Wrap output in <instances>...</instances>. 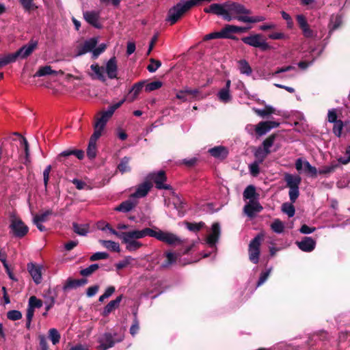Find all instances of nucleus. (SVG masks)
<instances>
[{
    "instance_id": "obj_1",
    "label": "nucleus",
    "mask_w": 350,
    "mask_h": 350,
    "mask_svg": "<svg viewBox=\"0 0 350 350\" xmlns=\"http://www.w3.org/2000/svg\"><path fill=\"white\" fill-rule=\"evenodd\" d=\"M124 101L125 98H123L119 102L109 106L107 111H102L98 113L97 116L95 118L96 121L94 125V131L90 137L89 142L96 144V141L101 136L102 131L107 121L113 116L115 111L122 106Z\"/></svg>"
},
{
    "instance_id": "obj_2",
    "label": "nucleus",
    "mask_w": 350,
    "mask_h": 350,
    "mask_svg": "<svg viewBox=\"0 0 350 350\" xmlns=\"http://www.w3.org/2000/svg\"><path fill=\"white\" fill-rule=\"evenodd\" d=\"M192 8L190 0L176 3L168 10L165 21L170 23V25L176 24Z\"/></svg>"
},
{
    "instance_id": "obj_3",
    "label": "nucleus",
    "mask_w": 350,
    "mask_h": 350,
    "mask_svg": "<svg viewBox=\"0 0 350 350\" xmlns=\"http://www.w3.org/2000/svg\"><path fill=\"white\" fill-rule=\"evenodd\" d=\"M226 6L231 21L233 19L239 21V17H246L252 13L250 9L246 8L245 5L238 2L228 1H226Z\"/></svg>"
},
{
    "instance_id": "obj_4",
    "label": "nucleus",
    "mask_w": 350,
    "mask_h": 350,
    "mask_svg": "<svg viewBox=\"0 0 350 350\" xmlns=\"http://www.w3.org/2000/svg\"><path fill=\"white\" fill-rule=\"evenodd\" d=\"M117 336L118 334L116 333L105 332L100 335L98 339L99 345L97 349L98 350H107L113 347L116 343L122 341L123 337L119 336L117 338Z\"/></svg>"
},
{
    "instance_id": "obj_5",
    "label": "nucleus",
    "mask_w": 350,
    "mask_h": 350,
    "mask_svg": "<svg viewBox=\"0 0 350 350\" xmlns=\"http://www.w3.org/2000/svg\"><path fill=\"white\" fill-rule=\"evenodd\" d=\"M136 232L135 230L128 232H122L121 234V240L122 243L126 244V249L129 252H134L142 247L143 244L138 241L137 239H141L140 237L133 235Z\"/></svg>"
},
{
    "instance_id": "obj_6",
    "label": "nucleus",
    "mask_w": 350,
    "mask_h": 350,
    "mask_svg": "<svg viewBox=\"0 0 350 350\" xmlns=\"http://www.w3.org/2000/svg\"><path fill=\"white\" fill-rule=\"evenodd\" d=\"M241 40L245 44L249 46L259 48L262 51H266L271 49V46L262 39V35L256 33L250 36L243 37Z\"/></svg>"
},
{
    "instance_id": "obj_7",
    "label": "nucleus",
    "mask_w": 350,
    "mask_h": 350,
    "mask_svg": "<svg viewBox=\"0 0 350 350\" xmlns=\"http://www.w3.org/2000/svg\"><path fill=\"white\" fill-rule=\"evenodd\" d=\"M262 240L263 235L262 234H258L250 241L249 244V259L254 264H257L259 261L260 253V246Z\"/></svg>"
},
{
    "instance_id": "obj_8",
    "label": "nucleus",
    "mask_w": 350,
    "mask_h": 350,
    "mask_svg": "<svg viewBox=\"0 0 350 350\" xmlns=\"http://www.w3.org/2000/svg\"><path fill=\"white\" fill-rule=\"evenodd\" d=\"M204 12L206 14L222 16L223 19L228 22L231 21V17L227 12L226 1L224 3H212L208 7L204 8Z\"/></svg>"
},
{
    "instance_id": "obj_9",
    "label": "nucleus",
    "mask_w": 350,
    "mask_h": 350,
    "mask_svg": "<svg viewBox=\"0 0 350 350\" xmlns=\"http://www.w3.org/2000/svg\"><path fill=\"white\" fill-rule=\"evenodd\" d=\"M10 228L14 236L18 238L24 237L29 231L28 226L21 219L18 218L12 220Z\"/></svg>"
},
{
    "instance_id": "obj_10",
    "label": "nucleus",
    "mask_w": 350,
    "mask_h": 350,
    "mask_svg": "<svg viewBox=\"0 0 350 350\" xmlns=\"http://www.w3.org/2000/svg\"><path fill=\"white\" fill-rule=\"evenodd\" d=\"M38 41L31 39L27 44L23 45L18 50H17L14 53L16 55V58L20 57L21 59H26L28 57L33 51L38 46Z\"/></svg>"
},
{
    "instance_id": "obj_11",
    "label": "nucleus",
    "mask_w": 350,
    "mask_h": 350,
    "mask_svg": "<svg viewBox=\"0 0 350 350\" xmlns=\"http://www.w3.org/2000/svg\"><path fill=\"white\" fill-rule=\"evenodd\" d=\"M98 40L97 38L94 37L86 40L83 44L77 46V53L76 56H81L88 52L93 51L94 49L96 46Z\"/></svg>"
},
{
    "instance_id": "obj_12",
    "label": "nucleus",
    "mask_w": 350,
    "mask_h": 350,
    "mask_svg": "<svg viewBox=\"0 0 350 350\" xmlns=\"http://www.w3.org/2000/svg\"><path fill=\"white\" fill-rule=\"evenodd\" d=\"M152 180L158 189L172 190V187L165 182L167 180L165 172L163 170L152 174Z\"/></svg>"
},
{
    "instance_id": "obj_13",
    "label": "nucleus",
    "mask_w": 350,
    "mask_h": 350,
    "mask_svg": "<svg viewBox=\"0 0 350 350\" xmlns=\"http://www.w3.org/2000/svg\"><path fill=\"white\" fill-rule=\"evenodd\" d=\"M280 123L276 121H261L255 126L256 134L260 137L265 135L271 129L278 127Z\"/></svg>"
},
{
    "instance_id": "obj_14",
    "label": "nucleus",
    "mask_w": 350,
    "mask_h": 350,
    "mask_svg": "<svg viewBox=\"0 0 350 350\" xmlns=\"http://www.w3.org/2000/svg\"><path fill=\"white\" fill-rule=\"evenodd\" d=\"M296 21L305 38H310L314 36V31L310 28L307 19L304 15H297Z\"/></svg>"
},
{
    "instance_id": "obj_15",
    "label": "nucleus",
    "mask_w": 350,
    "mask_h": 350,
    "mask_svg": "<svg viewBox=\"0 0 350 350\" xmlns=\"http://www.w3.org/2000/svg\"><path fill=\"white\" fill-rule=\"evenodd\" d=\"M211 234H210L206 238V243L209 245V246L214 247L215 246L216 243L218 241L221 234L219 224L218 222L213 223L211 227Z\"/></svg>"
},
{
    "instance_id": "obj_16",
    "label": "nucleus",
    "mask_w": 350,
    "mask_h": 350,
    "mask_svg": "<svg viewBox=\"0 0 350 350\" xmlns=\"http://www.w3.org/2000/svg\"><path fill=\"white\" fill-rule=\"evenodd\" d=\"M84 19L88 23L96 29H101L102 25L99 23L100 15L94 11H86L83 12Z\"/></svg>"
},
{
    "instance_id": "obj_17",
    "label": "nucleus",
    "mask_w": 350,
    "mask_h": 350,
    "mask_svg": "<svg viewBox=\"0 0 350 350\" xmlns=\"http://www.w3.org/2000/svg\"><path fill=\"white\" fill-rule=\"evenodd\" d=\"M298 247L303 252H310L316 245V241L311 237H305L301 241H297Z\"/></svg>"
},
{
    "instance_id": "obj_18",
    "label": "nucleus",
    "mask_w": 350,
    "mask_h": 350,
    "mask_svg": "<svg viewBox=\"0 0 350 350\" xmlns=\"http://www.w3.org/2000/svg\"><path fill=\"white\" fill-rule=\"evenodd\" d=\"M262 208V206L257 200H250L248 204L245 205L243 209L248 217H253L256 213H260Z\"/></svg>"
},
{
    "instance_id": "obj_19",
    "label": "nucleus",
    "mask_w": 350,
    "mask_h": 350,
    "mask_svg": "<svg viewBox=\"0 0 350 350\" xmlns=\"http://www.w3.org/2000/svg\"><path fill=\"white\" fill-rule=\"evenodd\" d=\"M71 155H75L77 159L81 160L84 157V152L82 150L68 149L59 153L57 159L59 162H64L65 158H68Z\"/></svg>"
},
{
    "instance_id": "obj_20",
    "label": "nucleus",
    "mask_w": 350,
    "mask_h": 350,
    "mask_svg": "<svg viewBox=\"0 0 350 350\" xmlns=\"http://www.w3.org/2000/svg\"><path fill=\"white\" fill-rule=\"evenodd\" d=\"M106 73L111 79H117L118 66L116 57H111L107 62L105 68Z\"/></svg>"
},
{
    "instance_id": "obj_21",
    "label": "nucleus",
    "mask_w": 350,
    "mask_h": 350,
    "mask_svg": "<svg viewBox=\"0 0 350 350\" xmlns=\"http://www.w3.org/2000/svg\"><path fill=\"white\" fill-rule=\"evenodd\" d=\"M152 187V183L145 181L139 185L135 193L131 195L132 198H143L145 197Z\"/></svg>"
},
{
    "instance_id": "obj_22",
    "label": "nucleus",
    "mask_w": 350,
    "mask_h": 350,
    "mask_svg": "<svg viewBox=\"0 0 350 350\" xmlns=\"http://www.w3.org/2000/svg\"><path fill=\"white\" fill-rule=\"evenodd\" d=\"M27 269L34 282L37 284L42 282L41 268L34 263L30 262L27 265Z\"/></svg>"
},
{
    "instance_id": "obj_23",
    "label": "nucleus",
    "mask_w": 350,
    "mask_h": 350,
    "mask_svg": "<svg viewBox=\"0 0 350 350\" xmlns=\"http://www.w3.org/2000/svg\"><path fill=\"white\" fill-rule=\"evenodd\" d=\"M123 298V295L118 296L114 300L110 301L104 308L101 314L103 317H107L112 311L118 308L120 303Z\"/></svg>"
},
{
    "instance_id": "obj_24",
    "label": "nucleus",
    "mask_w": 350,
    "mask_h": 350,
    "mask_svg": "<svg viewBox=\"0 0 350 350\" xmlns=\"http://www.w3.org/2000/svg\"><path fill=\"white\" fill-rule=\"evenodd\" d=\"M208 152L212 157L221 160L226 159L228 154V149L223 146H215L210 148Z\"/></svg>"
},
{
    "instance_id": "obj_25",
    "label": "nucleus",
    "mask_w": 350,
    "mask_h": 350,
    "mask_svg": "<svg viewBox=\"0 0 350 350\" xmlns=\"http://www.w3.org/2000/svg\"><path fill=\"white\" fill-rule=\"evenodd\" d=\"M135 231L136 232H135L133 235H135L136 237H140L141 239L148 236L156 238L158 240H159V237L161 232V230L157 231L150 228H146L141 230H135Z\"/></svg>"
},
{
    "instance_id": "obj_26",
    "label": "nucleus",
    "mask_w": 350,
    "mask_h": 350,
    "mask_svg": "<svg viewBox=\"0 0 350 350\" xmlns=\"http://www.w3.org/2000/svg\"><path fill=\"white\" fill-rule=\"evenodd\" d=\"M284 180L286 183V186L289 189L299 188V185L301 183V178L299 176H294L291 174H286L284 175Z\"/></svg>"
},
{
    "instance_id": "obj_27",
    "label": "nucleus",
    "mask_w": 350,
    "mask_h": 350,
    "mask_svg": "<svg viewBox=\"0 0 350 350\" xmlns=\"http://www.w3.org/2000/svg\"><path fill=\"white\" fill-rule=\"evenodd\" d=\"M137 204L136 200L131 199L125 200L115 208V211L123 213H128L134 208Z\"/></svg>"
},
{
    "instance_id": "obj_28",
    "label": "nucleus",
    "mask_w": 350,
    "mask_h": 350,
    "mask_svg": "<svg viewBox=\"0 0 350 350\" xmlns=\"http://www.w3.org/2000/svg\"><path fill=\"white\" fill-rule=\"evenodd\" d=\"M165 242L169 245H172L176 243H180V239L174 234L170 232H166L161 230L159 240Z\"/></svg>"
},
{
    "instance_id": "obj_29",
    "label": "nucleus",
    "mask_w": 350,
    "mask_h": 350,
    "mask_svg": "<svg viewBox=\"0 0 350 350\" xmlns=\"http://www.w3.org/2000/svg\"><path fill=\"white\" fill-rule=\"evenodd\" d=\"M165 256L166 257V260L162 264V267L166 268L175 263L177 259L181 256V254L168 251L165 252Z\"/></svg>"
},
{
    "instance_id": "obj_30",
    "label": "nucleus",
    "mask_w": 350,
    "mask_h": 350,
    "mask_svg": "<svg viewBox=\"0 0 350 350\" xmlns=\"http://www.w3.org/2000/svg\"><path fill=\"white\" fill-rule=\"evenodd\" d=\"M131 157H124L121 159L117 168L122 174L130 172L131 171V167L129 165Z\"/></svg>"
},
{
    "instance_id": "obj_31",
    "label": "nucleus",
    "mask_w": 350,
    "mask_h": 350,
    "mask_svg": "<svg viewBox=\"0 0 350 350\" xmlns=\"http://www.w3.org/2000/svg\"><path fill=\"white\" fill-rule=\"evenodd\" d=\"M243 196L245 200H255L258 196V194L256 192V187L250 185L245 189Z\"/></svg>"
},
{
    "instance_id": "obj_32",
    "label": "nucleus",
    "mask_w": 350,
    "mask_h": 350,
    "mask_svg": "<svg viewBox=\"0 0 350 350\" xmlns=\"http://www.w3.org/2000/svg\"><path fill=\"white\" fill-rule=\"evenodd\" d=\"M89 229V224H79L76 222L72 223V230L79 235L85 236L88 233Z\"/></svg>"
},
{
    "instance_id": "obj_33",
    "label": "nucleus",
    "mask_w": 350,
    "mask_h": 350,
    "mask_svg": "<svg viewBox=\"0 0 350 350\" xmlns=\"http://www.w3.org/2000/svg\"><path fill=\"white\" fill-rule=\"evenodd\" d=\"M99 243L105 248L112 252H120V248L118 243L113 241L99 240Z\"/></svg>"
},
{
    "instance_id": "obj_34",
    "label": "nucleus",
    "mask_w": 350,
    "mask_h": 350,
    "mask_svg": "<svg viewBox=\"0 0 350 350\" xmlns=\"http://www.w3.org/2000/svg\"><path fill=\"white\" fill-rule=\"evenodd\" d=\"M271 153V150H267L263 148L259 147L254 152V157L256 158L255 161L262 163L266 159L268 154Z\"/></svg>"
},
{
    "instance_id": "obj_35",
    "label": "nucleus",
    "mask_w": 350,
    "mask_h": 350,
    "mask_svg": "<svg viewBox=\"0 0 350 350\" xmlns=\"http://www.w3.org/2000/svg\"><path fill=\"white\" fill-rule=\"evenodd\" d=\"M253 110L256 114L262 118L267 117L270 114L274 113L275 111V109L269 105L265 106V107L263 109L254 108Z\"/></svg>"
},
{
    "instance_id": "obj_36",
    "label": "nucleus",
    "mask_w": 350,
    "mask_h": 350,
    "mask_svg": "<svg viewBox=\"0 0 350 350\" xmlns=\"http://www.w3.org/2000/svg\"><path fill=\"white\" fill-rule=\"evenodd\" d=\"M239 70L241 73L250 76L252 72V69L249 63L245 59L239 61Z\"/></svg>"
},
{
    "instance_id": "obj_37",
    "label": "nucleus",
    "mask_w": 350,
    "mask_h": 350,
    "mask_svg": "<svg viewBox=\"0 0 350 350\" xmlns=\"http://www.w3.org/2000/svg\"><path fill=\"white\" fill-rule=\"evenodd\" d=\"M221 39H228L230 36L235 33L234 25H226L220 31Z\"/></svg>"
},
{
    "instance_id": "obj_38",
    "label": "nucleus",
    "mask_w": 350,
    "mask_h": 350,
    "mask_svg": "<svg viewBox=\"0 0 350 350\" xmlns=\"http://www.w3.org/2000/svg\"><path fill=\"white\" fill-rule=\"evenodd\" d=\"M90 68L96 74V78L98 80H100L103 82H105L106 81V78L103 74V69H104L103 67L99 66L98 64H92L90 66Z\"/></svg>"
},
{
    "instance_id": "obj_39",
    "label": "nucleus",
    "mask_w": 350,
    "mask_h": 350,
    "mask_svg": "<svg viewBox=\"0 0 350 350\" xmlns=\"http://www.w3.org/2000/svg\"><path fill=\"white\" fill-rule=\"evenodd\" d=\"M52 215H56V214L53 213L52 209H48L43 212L42 213L36 214L33 217V219H36V221L45 222L49 220V216Z\"/></svg>"
},
{
    "instance_id": "obj_40",
    "label": "nucleus",
    "mask_w": 350,
    "mask_h": 350,
    "mask_svg": "<svg viewBox=\"0 0 350 350\" xmlns=\"http://www.w3.org/2000/svg\"><path fill=\"white\" fill-rule=\"evenodd\" d=\"M184 223L189 230L194 232H199L205 226V224L203 221H200L199 223H191L185 221Z\"/></svg>"
},
{
    "instance_id": "obj_41",
    "label": "nucleus",
    "mask_w": 350,
    "mask_h": 350,
    "mask_svg": "<svg viewBox=\"0 0 350 350\" xmlns=\"http://www.w3.org/2000/svg\"><path fill=\"white\" fill-rule=\"evenodd\" d=\"M56 71L52 70L50 66L40 67L35 74V77H42L56 74Z\"/></svg>"
},
{
    "instance_id": "obj_42",
    "label": "nucleus",
    "mask_w": 350,
    "mask_h": 350,
    "mask_svg": "<svg viewBox=\"0 0 350 350\" xmlns=\"http://www.w3.org/2000/svg\"><path fill=\"white\" fill-rule=\"evenodd\" d=\"M98 268V264H92L88 267L81 269L79 271V273L83 277H89L93 274Z\"/></svg>"
},
{
    "instance_id": "obj_43",
    "label": "nucleus",
    "mask_w": 350,
    "mask_h": 350,
    "mask_svg": "<svg viewBox=\"0 0 350 350\" xmlns=\"http://www.w3.org/2000/svg\"><path fill=\"white\" fill-rule=\"evenodd\" d=\"M265 20V17L263 16H248L246 17H239V21L243 23H256L258 22H262Z\"/></svg>"
},
{
    "instance_id": "obj_44",
    "label": "nucleus",
    "mask_w": 350,
    "mask_h": 350,
    "mask_svg": "<svg viewBox=\"0 0 350 350\" xmlns=\"http://www.w3.org/2000/svg\"><path fill=\"white\" fill-rule=\"evenodd\" d=\"M43 305L41 299H38L36 296H31L29 299L28 307L35 310V308H40Z\"/></svg>"
},
{
    "instance_id": "obj_45",
    "label": "nucleus",
    "mask_w": 350,
    "mask_h": 350,
    "mask_svg": "<svg viewBox=\"0 0 350 350\" xmlns=\"http://www.w3.org/2000/svg\"><path fill=\"white\" fill-rule=\"evenodd\" d=\"M49 338L52 343L55 345L59 342L61 336L55 328H51L49 330Z\"/></svg>"
},
{
    "instance_id": "obj_46",
    "label": "nucleus",
    "mask_w": 350,
    "mask_h": 350,
    "mask_svg": "<svg viewBox=\"0 0 350 350\" xmlns=\"http://www.w3.org/2000/svg\"><path fill=\"white\" fill-rule=\"evenodd\" d=\"M282 211L289 217L294 216L295 213V206L291 203L285 202L282 205Z\"/></svg>"
},
{
    "instance_id": "obj_47",
    "label": "nucleus",
    "mask_w": 350,
    "mask_h": 350,
    "mask_svg": "<svg viewBox=\"0 0 350 350\" xmlns=\"http://www.w3.org/2000/svg\"><path fill=\"white\" fill-rule=\"evenodd\" d=\"M342 24V20L340 17L336 16L334 18H332L331 21L329 24V33H331L332 31L336 30Z\"/></svg>"
},
{
    "instance_id": "obj_48",
    "label": "nucleus",
    "mask_w": 350,
    "mask_h": 350,
    "mask_svg": "<svg viewBox=\"0 0 350 350\" xmlns=\"http://www.w3.org/2000/svg\"><path fill=\"white\" fill-rule=\"evenodd\" d=\"M339 167V165L337 163H332L330 165L323 166L319 170V174H329L334 172L337 167Z\"/></svg>"
},
{
    "instance_id": "obj_49",
    "label": "nucleus",
    "mask_w": 350,
    "mask_h": 350,
    "mask_svg": "<svg viewBox=\"0 0 350 350\" xmlns=\"http://www.w3.org/2000/svg\"><path fill=\"white\" fill-rule=\"evenodd\" d=\"M14 135L20 136L21 144L24 146L25 149L26 161H29V147L27 139L24 137L21 136V135L18 133H15Z\"/></svg>"
},
{
    "instance_id": "obj_50",
    "label": "nucleus",
    "mask_w": 350,
    "mask_h": 350,
    "mask_svg": "<svg viewBox=\"0 0 350 350\" xmlns=\"http://www.w3.org/2000/svg\"><path fill=\"white\" fill-rule=\"evenodd\" d=\"M271 230L276 233H282L284 231V224L279 219H275L271 225Z\"/></svg>"
},
{
    "instance_id": "obj_51",
    "label": "nucleus",
    "mask_w": 350,
    "mask_h": 350,
    "mask_svg": "<svg viewBox=\"0 0 350 350\" xmlns=\"http://www.w3.org/2000/svg\"><path fill=\"white\" fill-rule=\"evenodd\" d=\"M107 49V44L105 43L100 44L98 47H95L92 51V59L95 60L99 55L103 53Z\"/></svg>"
},
{
    "instance_id": "obj_52",
    "label": "nucleus",
    "mask_w": 350,
    "mask_h": 350,
    "mask_svg": "<svg viewBox=\"0 0 350 350\" xmlns=\"http://www.w3.org/2000/svg\"><path fill=\"white\" fill-rule=\"evenodd\" d=\"M277 135L275 133L270 135L267 138H266L262 142L263 148L267 150H270V148L273 146Z\"/></svg>"
},
{
    "instance_id": "obj_53",
    "label": "nucleus",
    "mask_w": 350,
    "mask_h": 350,
    "mask_svg": "<svg viewBox=\"0 0 350 350\" xmlns=\"http://www.w3.org/2000/svg\"><path fill=\"white\" fill-rule=\"evenodd\" d=\"M79 286L78 280L68 278L63 286L64 291L72 288H77Z\"/></svg>"
},
{
    "instance_id": "obj_54",
    "label": "nucleus",
    "mask_w": 350,
    "mask_h": 350,
    "mask_svg": "<svg viewBox=\"0 0 350 350\" xmlns=\"http://www.w3.org/2000/svg\"><path fill=\"white\" fill-rule=\"evenodd\" d=\"M133 316H134V319L133 321V324L131 325V326L130 327V330H129L130 334L133 336H135L139 329V322L137 319V313H134Z\"/></svg>"
},
{
    "instance_id": "obj_55",
    "label": "nucleus",
    "mask_w": 350,
    "mask_h": 350,
    "mask_svg": "<svg viewBox=\"0 0 350 350\" xmlns=\"http://www.w3.org/2000/svg\"><path fill=\"white\" fill-rule=\"evenodd\" d=\"M16 58L14 53H9L3 57H0V63L1 66H6L10 63L16 62Z\"/></svg>"
},
{
    "instance_id": "obj_56",
    "label": "nucleus",
    "mask_w": 350,
    "mask_h": 350,
    "mask_svg": "<svg viewBox=\"0 0 350 350\" xmlns=\"http://www.w3.org/2000/svg\"><path fill=\"white\" fill-rule=\"evenodd\" d=\"M218 97L221 101L224 103H228L231 100L230 90L221 89L218 92Z\"/></svg>"
},
{
    "instance_id": "obj_57",
    "label": "nucleus",
    "mask_w": 350,
    "mask_h": 350,
    "mask_svg": "<svg viewBox=\"0 0 350 350\" xmlns=\"http://www.w3.org/2000/svg\"><path fill=\"white\" fill-rule=\"evenodd\" d=\"M150 64L147 66L150 72H154L161 66V62L154 58H150Z\"/></svg>"
},
{
    "instance_id": "obj_58",
    "label": "nucleus",
    "mask_w": 350,
    "mask_h": 350,
    "mask_svg": "<svg viewBox=\"0 0 350 350\" xmlns=\"http://www.w3.org/2000/svg\"><path fill=\"white\" fill-rule=\"evenodd\" d=\"M144 87V82H137L135 83L131 90V92H133V96L131 98V100H134L139 92L142 91V88Z\"/></svg>"
},
{
    "instance_id": "obj_59",
    "label": "nucleus",
    "mask_w": 350,
    "mask_h": 350,
    "mask_svg": "<svg viewBox=\"0 0 350 350\" xmlns=\"http://www.w3.org/2000/svg\"><path fill=\"white\" fill-rule=\"evenodd\" d=\"M97 148L96 144L89 142L87 148V156L90 159H93L96 157Z\"/></svg>"
},
{
    "instance_id": "obj_60",
    "label": "nucleus",
    "mask_w": 350,
    "mask_h": 350,
    "mask_svg": "<svg viewBox=\"0 0 350 350\" xmlns=\"http://www.w3.org/2000/svg\"><path fill=\"white\" fill-rule=\"evenodd\" d=\"M109 257V255L107 252H98L94 254H93L90 257V260L92 262L99 260H104L107 259Z\"/></svg>"
},
{
    "instance_id": "obj_61",
    "label": "nucleus",
    "mask_w": 350,
    "mask_h": 350,
    "mask_svg": "<svg viewBox=\"0 0 350 350\" xmlns=\"http://www.w3.org/2000/svg\"><path fill=\"white\" fill-rule=\"evenodd\" d=\"M162 86V82L159 81H154L148 83L145 86V91L147 92H150L152 91L159 89Z\"/></svg>"
},
{
    "instance_id": "obj_62",
    "label": "nucleus",
    "mask_w": 350,
    "mask_h": 350,
    "mask_svg": "<svg viewBox=\"0 0 350 350\" xmlns=\"http://www.w3.org/2000/svg\"><path fill=\"white\" fill-rule=\"evenodd\" d=\"M7 318L11 321H17L22 318V313L19 310H12L7 312Z\"/></svg>"
},
{
    "instance_id": "obj_63",
    "label": "nucleus",
    "mask_w": 350,
    "mask_h": 350,
    "mask_svg": "<svg viewBox=\"0 0 350 350\" xmlns=\"http://www.w3.org/2000/svg\"><path fill=\"white\" fill-rule=\"evenodd\" d=\"M343 126V122L341 120H339L338 122L334 123L333 133L337 137H340Z\"/></svg>"
},
{
    "instance_id": "obj_64",
    "label": "nucleus",
    "mask_w": 350,
    "mask_h": 350,
    "mask_svg": "<svg viewBox=\"0 0 350 350\" xmlns=\"http://www.w3.org/2000/svg\"><path fill=\"white\" fill-rule=\"evenodd\" d=\"M338 162L344 165H347L350 162V146L347 147L345 156L340 157L338 159Z\"/></svg>"
}]
</instances>
